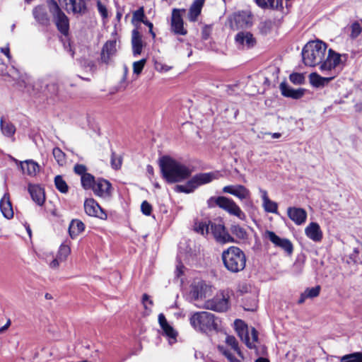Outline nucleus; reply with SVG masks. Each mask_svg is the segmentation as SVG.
<instances>
[{
  "label": "nucleus",
  "instance_id": "nucleus-1",
  "mask_svg": "<svg viewBox=\"0 0 362 362\" xmlns=\"http://www.w3.org/2000/svg\"><path fill=\"white\" fill-rule=\"evenodd\" d=\"M163 177L169 183L181 182L190 177L192 170L175 160L164 156L160 160Z\"/></svg>",
  "mask_w": 362,
  "mask_h": 362
},
{
  "label": "nucleus",
  "instance_id": "nucleus-2",
  "mask_svg": "<svg viewBox=\"0 0 362 362\" xmlns=\"http://www.w3.org/2000/svg\"><path fill=\"white\" fill-rule=\"evenodd\" d=\"M327 44L321 40L308 42L303 48L302 57L305 66L321 65L326 56Z\"/></svg>",
  "mask_w": 362,
  "mask_h": 362
},
{
  "label": "nucleus",
  "instance_id": "nucleus-3",
  "mask_svg": "<svg viewBox=\"0 0 362 362\" xmlns=\"http://www.w3.org/2000/svg\"><path fill=\"white\" fill-rule=\"evenodd\" d=\"M221 259L225 268L231 273L243 271L246 266V255L238 247L230 246L223 251Z\"/></svg>",
  "mask_w": 362,
  "mask_h": 362
},
{
  "label": "nucleus",
  "instance_id": "nucleus-4",
  "mask_svg": "<svg viewBox=\"0 0 362 362\" xmlns=\"http://www.w3.org/2000/svg\"><path fill=\"white\" fill-rule=\"evenodd\" d=\"M190 323L193 327L203 332L218 329V323L215 315L206 311L195 313L190 317Z\"/></svg>",
  "mask_w": 362,
  "mask_h": 362
},
{
  "label": "nucleus",
  "instance_id": "nucleus-5",
  "mask_svg": "<svg viewBox=\"0 0 362 362\" xmlns=\"http://www.w3.org/2000/svg\"><path fill=\"white\" fill-rule=\"evenodd\" d=\"M207 204L209 207L218 206L230 214L237 216L240 220L243 221L246 218L245 213L232 199L223 196L211 197L208 199Z\"/></svg>",
  "mask_w": 362,
  "mask_h": 362
},
{
  "label": "nucleus",
  "instance_id": "nucleus-6",
  "mask_svg": "<svg viewBox=\"0 0 362 362\" xmlns=\"http://www.w3.org/2000/svg\"><path fill=\"white\" fill-rule=\"evenodd\" d=\"M49 11L51 13L57 30L64 35L69 30V20L54 0L48 1Z\"/></svg>",
  "mask_w": 362,
  "mask_h": 362
},
{
  "label": "nucleus",
  "instance_id": "nucleus-7",
  "mask_svg": "<svg viewBox=\"0 0 362 362\" xmlns=\"http://www.w3.org/2000/svg\"><path fill=\"white\" fill-rule=\"evenodd\" d=\"M33 90L40 93L47 98H54L59 92V86L56 80L49 78L38 79L34 83Z\"/></svg>",
  "mask_w": 362,
  "mask_h": 362
},
{
  "label": "nucleus",
  "instance_id": "nucleus-8",
  "mask_svg": "<svg viewBox=\"0 0 362 362\" xmlns=\"http://www.w3.org/2000/svg\"><path fill=\"white\" fill-rule=\"evenodd\" d=\"M235 330L240 339L250 349H256L255 342L258 341V332L255 327L251 328L250 334L252 341H250L247 325L241 320H235Z\"/></svg>",
  "mask_w": 362,
  "mask_h": 362
},
{
  "label": "nucleus",
  "instance_id": "nucleus-9",
  "mask_svg": "<svg viewBox=\"0 0 362 362\" xmlns=\"http://www.w3.org/2000/svg\"><path fill=\"white\" fill-rule=\"evenodd\" d=\"M229 298L228 292L222 291L213 298L206 300L204 308L216 312H225L229 308Z\"/></svg>",
  "mask_w": 362,
  "mask_h": 362
},
{
  "label": "nucleus",
  "instance_id": "nucleus-10",
  "mask_svg": "<svg viewBox=\"0 0 362 362\" xmlns=\"http://www.w3.org/2000/svg\"><path fill=\"white\" fill-rule=\"evenodd\" d=\"M210 230L216 242L221 244L235 243L234 238L228 233L221 221H214L210 223Z\"/></svg>",
  "mask_w": 362,
  "mask_h": 362
},
{
  "label": "nucleus",
  "instance_id": "nucleus-11",
  "mask_svg": "<svg viewBox=\"0 0 362 362\" xmlns=\"http://www.w3.org/2000/svg\"><path fill=\"white\" fill-rule=\"evenodd\" d=\"M346 58V54L341 55L332 49L328 50V54L326 58L323 60L320 66L321 71H332L341 62V57Z\"/></svg>",
  "mask_w": 362,
  "mask_h": 362
},
{
  "label": "nucleus",
  "instance_id": "nucleus-12",
  "mask_svg": "<svg viewBox=\"0 0 362 362\" xmlns=\"http://www.w3.org/2000/svg\"><path fill=\"white\" fill-rule=\"evenodd\" d=\"M84 209L87 215L100 219H106L107 214L98 203L93 198L86 199L84 202Z\"/></svg>",
  "mask_w": 362,
  "mask_h": 362
},
{
  "label": "nucleus",
  "instance_id": "nucleus-13",
  "mask_svg": "<svg viewBox=\"0 0 362 362\" xmlns=\"http://www.w3.org/2000/svg\"><path fill=\"white\" fill-rule=\"evenodd\" d=\"M266 237L276 246L281 248L288 255L292 254L293 247L292 243L287 238H281L274 232L267 230Z\"/></svg>",
  "mask_w": 362,
  "mask_h": 362
},
{
  "label": "nucleus",
  "instance_id": "nucleus-14",
  "mask_svg": "<svg viewBox=\"0 0 362 362\" xmlns=\"http://www.w3.org/2000/svg\"><path fill=\"white\" fill-rule=\"evenodd\" d=\"M92 190L98 197L103 198L110 197L112 195V185L107 180L98 178Z\"/></svg>",
  "mask_w": 362,
  "mask_h": 362
},
{
  "label": "nucleus",
  "instance_id": "nucleus-15",
  "mask_svg": "<svg viewBox=\"0 0 362 362\" xmlns=\"http://www.w3.org/2000/svg\"><path fill=\"white\" fill-rule=\"evenodd\" d=\"M117 42L115 40L107 41L100 52V62L109 64L112 62V58L115 56L117 52Z\"/></svg>",
  "mask_w": 362,
  "mask_h": 362
},
{
  "label": "nucleus",
  "instance_id": "nucleus-16",
  "mask_svg": "<svg viewBox=\"0 0 362 362\" xmlns=\"http://www.w3.org/2000/svg\"><path fill=\"white\" fill-rule=\"evenodd\" d=\"M252 24V18L248 12L242 11L234 13L231 20V26L235 28H247Z\"/></svg>",
  "mask_w": 362,
  "mask_h": 362
},
{
  "label": "nucleus",
  "instance_id": "nucleus-17",
  "mask_svg": "<svg viewBox=\"0 0 362 362\" xmlns=\"http://www.w3.org/2000/svg\"><path fill=\"white\" fill-rule=\"evenodd\" d=\"M223 192L230 194L240 199H245L250 197V192L244 185H228L223 188Z\"/></svg>",
  "mask_w": 362,
  "mask_h": 362
},
{
  "label": "nucleus",
  "instance_id": "nucleus-18",
  "mask_svg": "<svg viewBox=\"0 0 362 362\" xmlns=\"http://www.w3.org/2000/svg\"><path fill=\"white\" fill-rule=\"evenodd\" d=\"M218 178V173L215 172L201 173L191 177V184H194L197 189L201 185L208 184Z\"/></svg>",
  "mask_w": 362,
  "mask_h": 362
},
{
  "label": "nucleus",
  "instance_id": "nucleus-19",
  "mask_svg": "<svg viewBox=\"0 0 362 362\" xmlns=\"http://www.w3.org/2000/svg\"><path fill=\"white\" fill-rule=\"evenodd\" d=\"M171 30L173 33L178 35H185L187 34V30L184 28L183 20L180 13V11L174 8L172 13Z\"/></svg>",
  "mask_w": 362,
  "mask_h": 362
},
{
  "label": "nucleus",
  "instance_id": "nucleus-20",
  "mask_svg": "<svg viewBox=\"0 0 362 362\" xmlns=\"http://www.w3.org/2000/svg\"><path fill=\"white\" fill-rule=\"evenodd\" d=\"M279 88L282 95L296 100L301 98L305 92L304 88H292L285 81L280 83Z\"/></svg>",
  "mask_w": 362,
  "mask_h": 362
},
{
  "label": "nucleus",
  "instance_id": "nucleus-21",
  "mask_svg": "<svg viewBox=\"0 0 362 362\" xmlns=\"http://www.w3.org/2000/svg\"><path fill=\"white\" fill-rule=\"evenodd\" d=\"M28 192L33 202L37 205L42 206L45 202L44 188L39 185H28Z\"/></svg>",
  "mask_w": 362,
  "mask_h": 362
},
{
  "label": "nucleus",
  "instance_id": "nucleus-22",
  "mask_svg": "<svg viewBox=\"0 0 362 362\" xmlns=\"http://www.w3.org/2000/svg\"><path fill=\"white\" fill-rule=\"evenodd\" d=\"M287 214L296 225L304 223L307 218V212L302 208L288 207Z\"/></svg>",
  "mask_w": 362,
  "mask_h": 362
},
{
  "label": "nucleus",
  "instance_id": "nucleus-23",
  "mask_svg": "<svg viewBox=\"0 0 362 362\" xmlns=\"http://www.w3.org/2000/svg\"><path fill=\"white\" fill-rule=\"evenodd\" d=\"M239 48H250L254 46L255 40L250 32H239L235 37Z\"/></svg>",
  "mask_w": 362,
  "mask_h": 362
},
{
  "label": "nucleus",
  "instance_id": "nucleus-24",
  "mask_svg": "<svg viewBox=\"0 0 362 362\" xmlns=\"http://www.w3.org/2000/svg\"><path fill=\"white\" fill-rule=\"evenodd\" d=\"M19 165L23 174L35 177L40 170L39 164L33 160L20 161Z\"/></svg>",
  "mask_w": 362,
  "mask_h": 362
},
{
  "label": "nucleus",
  "instance_id": "nucleus-25",
  "mask_svg": "<svg viewBox=\"0 0 362 362\" xmlns=\"http://www.w3.org/2000/svg\"><path fill=\"white\" fill-rule=\"evenodd\" d=\"M308 238L314 242H320L322 239V232L318 223H310L305 229Z\"/></svg>",
  "mask_w": 362,
  "mask_h": 362
},
{
  "label": "nucleus",
  "instance_id": "nucleus-26",
  "mask_svg": "<svg viewBox=\"0 0 362 362\" xmlns=\"http://www.w3.org/2000/svg\"><path fill=\"white\" fill-rule=\"evenodd\" d=\"M33 15L35 21L41 25L47 26L50 20L47 9L42 6H37L33 10Z\"/></svg>",
  "mask_w": 362,
  "mask_h": 362
},
{
  "label": "nucleus",
  "instance_id": "nucleus-27",
  "mask_svg": "<svg viewBox=\"0 0 362 362\" xmlns=\"http://www.w3.org/2000/svg\"><path fill=\"white\" fill-rule=\"evenodd\" d=\"M337 76L334 72L333 75L328 77H322L317 73H311L309 76V79L311 85L315 88H322L328 84Z\"/></svg>",
  "mask_w": 362,
  "mask_h": 362
},
{
  "label": "nucleus",
  "instance_id": "nucleus-28",
  "mask_svg": "<svg viewBox=\"0 0 362 362\" xmlns=\"http://www.w3.org/2000/svg\"><path fill=\"white\" fill-rule=\"evenodd\" d=\"M0 209L5 218L10 219L13 217V211L8 194H5L0 200Z\"/></svg>",
  "mask_w": 362,
  "mask_h": 362
},
{
  "label": "nucleus",
  "instance_id": "nucleus-29",
  "mask_svg": "<svg viewBox=\"0 0 362 362\" xmlns=\"http://www.w3.org/2000/svg\"><path fill=\"white\" fill-rule=\"evenodd\" d=\"M204 4V0H195L192 4L188 13V18L190 21L194 22L197 20L198 16L202 12Z\"/></svg>",
  "mask_w": 362,
  "mask_h": 362
},
{
  "label": "nucleus",
  "instance_id": "nucleus-30",
  "mask_svg": "<svg viewBox=\"0 0 362 362\" xmlns=\"http://www.w3.org/2000/svg\"><path fill=\"white\" fill-rule=\"evenodd\" d=\"M158 323L166 336L170 338L176 337V332L174 330L173 327L168 324L163 313H160L158 315Z\"/></svg>",
  "mask_w": 362,
  "mask_h": 362
},
{
  "label": "nucleus",
  "instance_id": "nucleus-31",
  "mask_svg": "<svg viewBox=\"0 0 362 362\" xmlns=\"http://www.w3.org/2000/svg\"><path fill=\"white\" fill-rule=\"evenodd\" d=\"M260 192L262 194L264 211L269 213L276 214L278 211L277 204L269 199L266 190L260 189Z\"/></svg>",
  "mask_w": 362,
  "mask_h": 362
},
{
  "label": "nucleus",
  "instance_id": "nucleus-32",
  "mask_svg": "<svg viewBox=\"0 0 362 362\" xmlns=\"http://www.w3.org/2000/svg\"><path fill=\"white\" fill-rule=\"evenodd\" d=\"M132 44L133 54L134 56L140 54L142 51L143 44L139 32L136 29L132 31Z\"/></svg>",
  "mask_w": 362,
  "mask_h": 362
},
{
  "label": "nucleus",
  "instance_id": "nucleus-33",
  "mask_svg": "<svg viewBox=\"0 0 362 362\" xmlns=\"http://www.w3.org/2000/svg\"><path fill=\"white\" fill-rule=\"evenodd\" d=\"M84 228L85 225L81 221L78 219L72 220L69 227V235L74 239L83 232Z\"/></svg>",
  "mask_w": 362,
  "mask_h": 362
},
{
  "label": "nucleus",
  "instance_id": "nucleus-34",
  "mask_svg": "<svg viewBox=\"0 0 362 362\" xmlns=\"http://www.w3.org/2000/svg\"><path fill=\"white\" fill-rule=\"evenodd\" d=\"M206 285L203 281H198L192 285L191 294L194 299L197 300L204 296Z\"/></svg>",
  "mask_w": 362,
  "mask_h": 362
},
{
  "label": "nucleus",
  "instance_id": "nucleus-35",
  "mask_svg": "<svg viewBox=\"0 0 362 362\" xmlns=\"http://www.w3.org/2000/svg\"><path fill=\"white\" fill-rule=\"evenodd\" d=\"M0 127L3 134L8 137L13 136L16 132L14 124L10 122L4 121L3 117L0 120Z\"/></svg>",
  "mask_w": 362,
  "mask_h": 362
},
{
  "label": "nucleus",
  "instance_id": "nucleus-36",
  "mask_svg": "<svg viewBox=\"0 0 362 362\" xmlns=\"http://www.w3.org/2000/svg\"><path fill=\"white\" fill-rule=\"evenodd\" d=\"M230 230L233 235L240 240H246L247 238V233L245 228L238 224H232Z\"/></svg>",
  "mask_w": 362,
  "mask_h": 362
},
{
  "label": "nucleus",
  "instance_id": "nucleus-37",
  "mask_svg": "<svg viewBox=\"0 0 362 362\" xmlns=\"http://www.w3.org/2000/svg\"><path fill=\"white\" fill-rule=\"evenodd\" d=\"M95 181V177L90 173L83 175V177H81V186L86 190L92 189Z\"/></svg>",
  "mask_w": 362,
  "mask_h": 362
},
{
  "label": "nucleus",
  "instance_id": "nucleus-38",
  "mask_svg": "<svg viewBox=\"0 0 362 362\" xmlns=\"http://www.w3.org/2000/svg\"><path fill=\"white\" fill-rule=\"evenodd\" d=\"M54 182L55 187L59 192L62 194H66L69 192V185L62 175L55 176Z\"/></svg>",
  "mask_w": 362,
  "mask_h": 362
},
{
  "label": "nucleus",
  "instance_id": "nucleus-39",
  "mask_svg": "<svg viewBox=\"0 0 362 362\" xmlns=\"http://www.w3.org/2000/svg\"><path fill=\"white\" fill-rule=\"evenodd\" d=\"M190 183H192L191 179L189 180L185 185H177L174 187V191L178 193H192L196 189V188L194 184Z\"/></svg>",
  "mask_w": 362,
  "mask_h": 362
},
{
  "label": "nucleus",
  "instance_id": "nucleus-40",
  "mask_svg": "<svg viewBox=\"0 0 362 362\" xmlns=\"http://www.w3.org/2000/svg\"><path fill=\"white\" fill-rule=\"evenodd\" d=\"M210 223H211V221L196 222L194 223V230L202 235L208 234L211 226Z\"/></svg>",
  "mask_w": 362,
  "mask_h": 362
},
{
  "label": "nucleus",
  "instance_id": "nucleus-41",
  "mask_svg": "<svg viewBox=\"0 0 362 362\" xmlns=\"http://www.w3.org/2000/svg\"><path fill=\"white\" fill-rule=\"evenodd\" d=\"M340 362H362V352H354L343 356Z\"/></svg>",
  "mask_w": 362,
  "mask_h": 362
},
{
  "label": "nucleus",
  "instance_id": "nucleus-42",
  "mask_svg": "<svg viewBox=\"0 0 362 362\" xmlns=\"http://www.w3.org/2000/svg\"><path fill=\"white\" fill-rule=\"evenodd\" d=\"M70 253V247L67 245L62 244L59 247L57 256L60 259L61 262H65Z\"/></svg>",
  "mask_w": 362,
  "mask_h": 362
},
{
  "label": "nucleus",
  "instance_id": "nucleus-43",
  "mask_svg": "<svg viewBox=\"0 0 362 362\" xmlns=\"http://www.w3.org/2000/svg\"><path fill=\"white\" fill-rule=\"evenodd\" d=\"M53 156L60 165H62L65 162V153L58 147L53 149Z\"/></svg>",
  "mask_w": 362,
  "mask_h": 362
},
{
  "label": "nucleus",
  "instance_id": "nucleus-44",
  "mask_svg": "<svg viewBox=\"0 0 362 362\" xmlns=\"http://www.w3.org/2000/svg\"><path fill=\"white\" fill-rule=\"evenodd\" d=\"M351 30L350 37L355 39L361 33L362 27L358 21H355L351 24Z\"/></svg>",
  "mask_w": 362,
  "mask_h": 362
},
{
  "label": "nucleus",
  "instance_id": "nucleus-45",
  "mask_svg": "<svg viewBox=\"0 0 362 362\" xmlns=\"http://www.w3.org/2000/svg\"><path fill=\"white\" fill-rule=\"evenodd\" d=\"M290 81L296 84V85H300L304 83L305 82V77L303 74L300 73H293L289 76Z\"/></svg>",
  "mask_w": 362,
  "mask_h": 362
},
{
  "label": "nucleus",
  "instance_id": "nucleus-46",
  "mask_svg": "<svg viewBox=\"0 0 362 362\" xmlns=\"http://www.w3.org/2000/svg\"><path fill=\"white\" fill-rule=\"evenodd\" d=\"M226 343L232 347V349L235 351L238 354H240V351L238 347V342L236 339L233 336L228 335L226 338Z\"/></svg>",
  "mask_w": 362,
  "mask_h": 362
},
{
  "label": "nucleus",
  "instance_id": "nucleus-47",
  "mask_svg": "<svg viewBox=\"0 0 362 362\" xmlns=\"http://www.w3.org/2000/svg\"><path fill=\"white\" fill-rule=\"evenodd\" d=\"M320 291V286H317L312 288H308L305 290L304 293L308 298H313L319 296Z\"/></svg>",
  "mask_w": 362,
  "mask_h": 362
},
{
  "label": "nucleus",
  "instance_id": "nucleus-48",
  "mask_svg": "<svg viewBox=\"0 0 362 362\" xmlns=\"http://www.w3.org/2000/svg\"><path fill=\"white\" fill-rule=\"evenodd\" d=\"M273 27V22L271 20L264 21L260 23L259 29L262 33L267 34Z\"/></svg>",
  "mask_w": 362,
  "mask_h": 362
},
{
  "label": "nucleus",
  "instance_id": "nucleus-49",
  "mask_svg": "<svg viewBox=\"0 0 362 362\" xmlns=\"http://www.w3.org/2000/svg\"><path fill=\"white\" fill-rule=\"evenodd\" d=\"M146 64V59H142L139 61H137V62H134L133 63V71H134V73L136 74H139L141 73L144 67V65Z\"/></svg>",
  "mask_w": 362,
  "mask_h": 362
},
{
  "label": "nucleus",
  "instance_id": "nucleus-50",
  "mask_svg": "<svg viewBox=\"0 0 362 362\" xmlns=\"http://www.w3.org/2000/svg\"><path fill=\"white\" fill-rule=\"evenodd\" d=\"M97 8L99 13L103 19L108 17V11L105 5H104L100 0L97 1Z\"/></svg>",
  "mask_w": 362,
  "mask_h": 362
},
{
  "label": "nucleus",
  "instance_id": "nucleus-51",
  "mask_svg": "<svg viewBox=\"0 0 362 362\" xmlns=\"http://www.w3.org/2000/svg\"><path fill=\"white\" fill-rule=\"evenodd\" d=\"M220 351L228 359L230 362H241L236 358L230 351L224 349L223 346H218Z\"/></svg>",
  "mask_w": 362,
  "mask_h": 362
},
{
  "label": "nucleus",
  "instance_id": "nucleus-52",
  "mask_svg": "<svg viewBox=\"0 0 362 362\" xmlns=\"http://www.w3.org/2000/svg\"><path fill=\"white\" fill-rule=\"evenodd\" d=\"M86 171H87V168L86 165H84L83 164H76L74 167V172L76 175H80L81 177H83V175L88 173Z\"/></svg>",
  "mask_w": 362,
  "mask_h": 362
},
{
  "label": "nucleus",
  "instance_id": "nucleus-53",
  "mask_svg": "<svg viewBox=\"0 0 362 362\" xmlns=\"http://www.w3.org/2000/svg\"><path fill=\"white\" fill-rule=\"evenodd\" d=\"M122 165V160L120 157H116L114 152L112 153L111 156V165L114 169H118Z\"/></svg>",
  "mask_w": 362,
  "mask_h": 362
},
{
  "label": "nucleus",
  "instance_id": "nucleus-54",
  "mask_svg": "<svg viewBox=\"0 0 362 362\" xmlns=\"http://www.w3.org/2000/svg\"><path fill=\"white\" fill-rule=\"evenodd\" d=\"M141 210L144 215L149 216L152 211V206L147 201H144L141 205Z\"/></svg>",
  "mask_w": 362,
  "mask_h": 362
},
{
  "label": "nucleus",
  "instance_id": "nucleus-55",
  "mask_svg": "<svg viewBox=\"0 0 362 362\" xmlns=\"http://www.w3.org/2000/svg\"><path fill=\"white\" fill-rule=\"evenodd\" d=\"M133 17L137 21L142 22V23H143V21H145L144 20V18L145 17L144 8L141 7L138 10L134 11L133 13Z\"/></svg>",
  "mask_w": 362,
  "mask_h": 362
},
{
  "label": "nucleus",
  "instance_id": "nucleus-56",
  "mask_svg": "<svg viewBox=\"0 0 362 362\" xmlns=\"http://www.w3.org/2000/svg\"><path fill=\"white\" fill-rule=\"evenodd\" d=\"M255 1L262 8H272L271 0H255Z\"/></svg>",
  "mask_w": 362,
  "mask_h": 362
},
{
  "label": "nucleus",
  "instance_id": "nucleus-57",
  "mask_svg": "<svg viewBox=\"0 0 362 362\" xmlns=\"http://www.w3.org/2000/svg\"><path fill=\"white\" fill-rule=\"evenodd\" d=\"M272 1V8L275 9H283V0H271Z\"/></svg>",
  "mask_w": 362,
  "mask_h": 362
},
{
  "label": "nucleus",
  "instance_id": "nucleus-58",
  "mask_svg": "<svg viewBox=\"0 0 362 362\" xmlns=\"http://www.w3.org/2000/svg\"><path fill=\"white\" fill-rule=\"evenodd\" d=\"M62 262H61L60 259L56 256V257L49 263V267L52 269H57Z\"/></svg>",
  "mask_w": 362,
  "mask_h": 362
},
{
  "label": "nucleus",
  "instance_id": "nucleus-59",
  "mask_svg": "<svg viewBox=\"0 0 362 362\" xmlns=\"http://www.w3.org/2000/svg\"><path fill=\"white\" fill-rule=\"evenodd\" d=\"M143 23L148 26V29H149V33L151 34L152 37L154 38L156 37L155 33L153 31V23L148 21H143Z\"/></svg>",
  "mask_w": 362,
  "mask_h": 362
},
{
  "label": "nucleus",
  "instance_id": "nucleus-60",
  "mask_svg": "<svg viewBox=\"0 0 362 362\" xmlns=\"http://www.w3.org/2000/svg\"><path fill=\"white\" fill-rule=\"evenodd\" d=\"M1 52L2 53H4L7 57V58L8 59H10L11 58V54H10V50H9V48L8 47L1 48Z\"/></svg>",
  "mask_w": 362,
  "mask_h": 362
},
{
  "label": "nucleus",
  "instance_id": "nucleus-61",
  "mask_svg": "<svg viewBox=\"0 0 362 362\" xmlns=\"http://www.w3.org/2000/svg\"><path fill=\"white\" fill-rule=\"evenodd\" d=\"M148 300L149 302V304H151V305L153 304V301L151 300H149V296L146 293H144L142 296V301H143L145 308H147L146 305H145V302L148 301Z\"/></svg>",
  "mask_w": 362,
  "mask_h": 362
},
{
  "label": "nucleus",
  "instance_id": "nucleus-62",
  "mask_svg": "<svg viewBox=\"0 0 362 362\" xmlns=\"http://www.w3.org/2000/svg\"><path fill=\"white\" fill-rule=\"evenodd\" d=\"M11 320L8 319L6 323V325H4V326H3L2 327L0 328V332H4L5 330H6L9 326L11 325Z\"/></svg>",
  "mask_w": 362,
  "mask_h": 362
},
{
  "label": "nucleus",
  "instance_id": "nucleus-63",
  "mask_svg": "<svg viewBox=\"0 0 362 362\" xmlns=\"http://www.w3.org/2000/svg\"><path fill=\"white\" fill-rule=\"evenodd\" d=\"M307 298H308L307 296H305V293L303 292V293H301L300 297L298 303L299 304H302V303H303L305 302V299H307Z\"/></svg>",
  "mask_w": 362,
  "mask_h": 362
},
{
  "label": "nucleus",
  "instance_id": "nucleus-64",
  "mask_svg": "<svg viewBox=\"0 0 362 362\" xmlns=\"http://www.w3.org/2000/svg\"><path fill=\"white\" fill-rule=\"evenodd\" d=\"M255 362H269V360L266 358L259 357L255 361Z\"/></svg>",
  "mask_w": 362,
  "mask_h": 362
}]
</instances>
